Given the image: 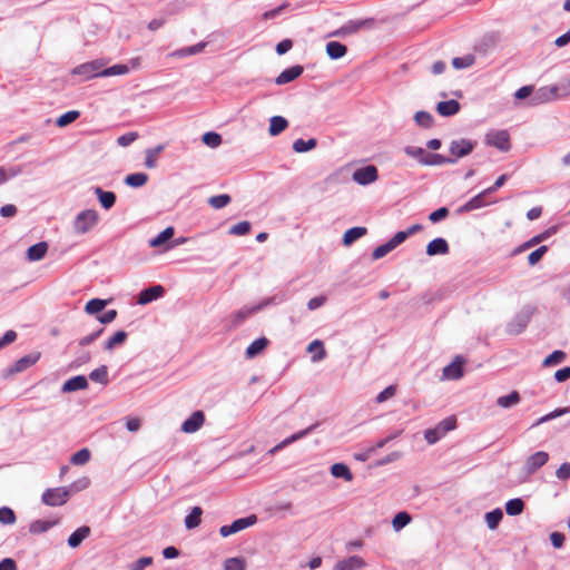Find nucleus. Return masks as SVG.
I'll return each instance as SVG.
<instances>
[{"instance_id":"1","label":"nucleus","mask_w":570,"mask_h":570,"mask_svg":"<svg viewBox=\"0 0 570 570\" xmlns=\"http://www.w3.org/2000/svg\"><path fill=\"white\" fill-rule=\"evenodd\" d=\"M534 313V307L527 305L523 306L513 318L507 323L505 333L508 335H519L530 323L532 315Z\"/></svg>"},{"instance_id":"2","label":"nucleus","mask_w":570,"mask_h":570,"mask_svg":"<svg viewBox=\"0 0 570 570\" xmlns=\"http://www.w3.org/2000/svg\"><path fill=\"white\" fill-rule=\"evenodd\" d=\"M456 426V420L454 416L445 417L440 421L435 428L428 429L424 431V439L429 444L436 443L440 439H442L448 432L454 430Z\"/></svg>"},{"instance_id":"3","label":"nucleus","mask_w":570,"mask_h":570,"mask_svg":"<svg viewBox=\"0 0 570 570\" xmlns=\"http://www.w3.org/2000/svg\"><path fill=\"white\" fill-rule=\"evenodd\" d=\"M102 59L85 62L72 69V75L82 77V80H89L95 77H102L105 67Z\"/></svg>"},{"instance_id":"4","label":"nucleus","mask_w":570,"mask_h":570,"mask_svg":"<svg viewBox=\"0 0 570 570\" xmlns=\"http://www.w3.org/2000/svg\"><path fill=\"white\" fill-rule=\"evenodd\" d=\"M98 223V213L95 209L80 212L75 222L73 228L77 234L88 233Z\"/></svg>"},{"instance_id":"5","label":"nucleus","mask_w":570,"mask_h":570,"mask_svg":"<svg viewBox=\"0 0 570 570\" xmlns=\"http://www.w3.org/2000/svg\"><path fill=\"white\" fill-rule=\"evenodd\" d=\"M70 497V490L66 487L47 489L41 497L43 504L49 507L63 505Z\"/></svg>"},{"instance_id":"6","label":"nucleus","mask_w":570,"mask_h":570,"mask_svg":"<svg viewBox=\"0 0 570 570\" xmlns=\"http://www.w3.org/2000/svg\"><path fill=\"white\" fill-rule=\"evenodd\" d=\"M375 20L373 18L362 20H350L340 29L335 30L331 36L345 37L358 32L361 29H371L374 27Z\"/></svg>"},{"instance_id":"7","label":"nucleus","mask_w":570,"mask_h":570,"mask_svg":"<svg viewBox=\"0 0 570 570\" xmlns=\"http://www.w3.org/2000/svg\"><path fill=\"white\" fill-rule=\"evenodd\" d=\"M485 144L507 153L511 148L510 135L505 129L489 131L485 135Z\"/></svg>"},{"instance_id":"8","label":"nucleus","mask_w":570,"mask_h":570,"mask_svg":"<svg viewBox=\"0 0 570 570\" xmlns=\"http://www.w3.org/2000/svg\"><path fill=\"white\" fill-rule=\"evenodd\" d=\"M476 146V141L471 139L461 138L454 139L450 142L449 151L451 154L450 158H455V163L459 158H463L470 155Z\"/></svg>"},{"instance_id":"9","label":"nucleus","mask_w":570,"mask_h":570,"mask_svg":"<svg viewBox=\"0 0 570 570\" xmlns=\"http://www.w3.org/2000/svg\"><path fill=\"white\" fill-rule=\"evenodd\" d=\"M257 522V517L255 514H250L245 518H239L233 521L228 525H223L219 529V533L222 537L226 538L234 533H237L246 528L254 525Z\"/></svg>"},{"instance_id":"10","label":"nucleus","mask_w":570,"mask_h":570,"mask_svg":"<svg viewBox=\"0 0 570 570\" xmlns=\"http://www.w3.org/2000/svg\"><path fill=\"white\" fill-rule=\"evenodd\" d=\"M559 87H541L537 91L532 92V96L529 100L530 106H538L541 104L549 102L558 97Z\"/></svg>"},{"instance_id":"11","label":"nucleus","mask_w":570,"mask_h":570,"mask_svg":"<svg viewBox=\"0 0 570 570\" xmlns=\"http://www.w3.org/2000/svg\"><path fill=\"white\" fill-rule=\"evenodd\" d=\"M352 178L358 185L365 186L374 183L379 178V171L374 165H367L356 169L353 173Z\"/></svg>"},{"instance_id":"12","label":"nucleus","mask_w":570,"mask_h":570,"mask_svg":"<svg viewBox=\"0 0 570 570\" xmlns=\"http://www.w3.org/2000/svg\"><path fill=\"white\" fill-rule=\"evenodd\" d=\"M549 460V454L544 451H538L531 454L524 462L523 470L527 475L533 474L537 470L542 468Z\"/></svg>"},{"instance_id":"13","label":"nucleus","mask_w":570,"mask_h":570,"mask_svg":"<svg viewBox=\"0 0 570 570\" xmlns=\"http://www.w3.org/2000/svg\"><path fill=\"white\" fill-rule=\"evenodd\" d=\"M40 355L39 354H28L16 361L10 367L7 368L6 373L3 374L4 377L11 376L17 373H21L26 371L28 367L33 365L38 360Z\"/></svg>"},{"instance_id":"14","label":"nucleus","mask_w":570,"mask_h":570,"mask_svg":"<svg viewBox=\"0 0 570 570\" xmlns=\"http://www.w3.org/2000/svg\"><path fill=\"white\" fill-rule=\"evenodd\" d=\"M320 425L318 422L309 425L308 428L302 430V431H298L294 434H292L291 436L286 438L285 440H283L281 443L276 444L273 449H271L268 451L269 454H275L276 452L281 451L282 449H284L285 446L307 436L308 434H311L317 426Z\"/></svg>"},{"instance_id":"15","label":"nucleus","mask_w":570,"mask_h":570,"mask_svg":"<svg viewBox=\"0 0 570 570\" xmlns=\"http://www.w3.org/2000/svg\"><path fill=\"white\" fill-rule=\"evenodd\" d=\"M557 229H558L557 226H551L548 229H546L544 232H542L538 235H534L533 237H531L530 239H528L527 242H524L523 244L518 246L513 250V255L520 254V253L524 252L525 249H529V248L540 244L541 242L549 238L551 235L556 234Z\"/></svg>"},{"instance_id":"16","label":"nucleus","mask_w":570,"mask_h":570,"mask_svg":"<svg viewBox=\"0 0 570 570\" xmlns=\"http://www.w3.org/2000/svg\"><path fill=\"white\" fill-rule=\"evenodd\" d=\"M165 294V288L161 285H154L142 289L137 298V304L146 305L160 298Z\"/></svg>"},{"instance_id":"17","label":"nucleus","mask_w":570,"mask_h":570,"mask_svg":"<svg viewBox=\"0 0 570 570\" xmlns=\"http://www.w3.org/2000/svg\"><path fill=\"white\" fill-rule=\"evenodd\" d=\"M464 358L460 355L455 356L453 362L443 368V376L448 380H458L463 376Z\"/></svg>"},{"instance_id":"18","label":"nucleus","mask_w":570,"mask_h":570,"mask_svg":"<svg viewBox=\"0 0 570 570\" xmlns=\"http://www.w3.org/2000/svg\"><path fill=\"white\" fill-rule=\"evenodd\" d=\"M205 415L203 411H195L187 420L181 424V431L185 433H194L198 431L204 424Z\"/></svg>"},{"instance_id":"19","label":"nucleus","mask_w":570,"mask_h":570,"mask_svg":"<svg viewBox=\"0 0 570 570\" xmlns=\"http://www.w3.org/2000/svg\"><path fill=\"white\" fill-rule=\"evenodd\" d=\"M304 71V68L299 65L292 66L283 70L275 79V83L278 86L288 83L297 79Z\"/></svg>"},{"instance_id":"20","label":"nucleus","mask_w":570,"mask_h":570,"mask_svg":"<svg viewBox=\"0 0 570 570\" xmlns=\"http://www.w3.org/2000/svg\"><path fill=\"white\" fill-rule=\"evenodd\" d=\"M88 387V380L85 375H76L67 380L61 387L63 393L76 392Z\"/></svg>"},{"instance_id":"21","label":"nucleus","mask_w":570,"mask_h":570,"mask_svg":"<svg viewBox=\"0 0 570 570\" xmlns=\"http://www.w3.org/2000/svg\"><path fill=\"white\" fill-rule=\"evenodd\" d=\"M449 250V244L442 237L434 238L426 246V254L429 256L446 255Z\"/></svg>"},{"instance_id":"22","label":"nucleus","mask_w":570,"mask_h":570,"mask_svg":"<svg viewBox=\"0 0 570 570\" xmlns=\"http://www.w3.org/2000/svg\"><path fill=\"white\" fill-rule=\"evenodd\" d=\"M94 193L97 195L99 203L104 209H110L116 203V194L114 191L104 190L101 187H94Z\"/></svg>"},{"instance_id":"23","label":"nucleus","mask_w":570,"mask_h":570,"mask_svg":"<svg viewBox=\"0 0 570 570\" xmlns=\"http://www.w3.org/2000/svg\"><path fill=\"white\" fill-rule=\"evenodd\" d=\"M460 107L461 106L456 100L451 99V100H446V101H440L436 105V111L439 115H441L443 117H451V116L456 115L460 111Z\"/></svg>"},{"instance_id":"24","label":"nucleus","mask_w":570,"mask_h":570,"mask_svg":"<svg viewBox=\"0 0 570 570\" xmlns=\"http://www.w3.org/2000/svg\"><path fill=\"white\" fill-rule=\"evenodd\" d=\"M91 530L88 525H82L73 531L68 538V546L70 548H78L85 539L90 534Z\"/></svg>"},{"instance_id":"25","label":"nucleus","mask_w":570,"mask_h":570,"mask_svg":"<svg viewBox=\"0 0 570 570\" xmlns=\"http://www.w3.org/2000/svg\"><path fill=\"white\" fill-rule=\"evenodd\" d=\"M421 164L425 166H441L444 164H455V158H449L441 154L426 153L425 157L421 159Z\"/></svg>"},{"instance_id":"26","label":"nucleus","mask_w":570,"mask_h":570,"mask_svg":"<svg viewBox=\"0 0 570 570\" xmlns=\"http://www.w3.org/2000/svg\"><path fill=\"white\" fill-rule=\"evenodd\" d=\"M47 252H48V244L46 242H39L28 248L27 258L30 262H38L45 257Z\"/></svg>"},{"instance_id":"27","label":"nucleus","mask_w":570,"mask_h":570,"mask_svg":"<svg viewBox=\"0 0 570 570\" xmlns=\"http://www.w3.org/2000/svg\"><path fill=\"white\" fill-rule=\"evenodd\" d=\"M489 195L485 193V189L478 194L476 196L472 197L469 202H466L464 205H462L458 212L459 213H466L474 209H479L483 206H485L484 197Z\"/></svg>"},{"instance_id":"28","label":"nucleus","mask_w":570,"mask_h":570,"mask_svg":"<svg viewBox=\"0 0 570 570\" xmlns=\"http://www.w3.org/2000/svg\"><path fill=\"white\" fill-rule=\"evenodd\" d=\"M365 566L364 560L358 556H352L335 564L336 570H356Z\"/></svg>"},{"instance_id":"29","label":"nucleus","mask_w":570,"mask_h":570,"mask_svg":"<svg viewBox=\"0 0 570 570\" xmlns=\"http://www.w3.org/2000/svg\"><path fill=\"white\" fill-rule=\"evenodd\" d=\"M347 52V48L345 45L338 41H330L326 45V53L332 60H337L343 58Z\"/></svg>"},{"instance_id":"30","label":"nucleus","mask_w":570,"mask_h":570,"mask_svg":"<svg viewBox=\"0 0 570 570\" xmlns=\"http://www.w3.org/2000/svg\"><path fill=\"white\" fill-rule=\"evenodd\" d=\"M164 149H165V145H157L154 148L146 149V151H145L146 157H145L144 165L148 169H153V168L157 167V158H158L159 154H161L164 151Z\"/></svg>"},{"instance_id":"31","label":"nucleus","mask_w":570,"mask_h":570,"mask_svg":"<svg viewBox=\"0 0 570 570\" xmlns=\"http://www.w3.org/2000/svg\"><path fill=\"white\" fill-rule=\"evenodd\" d=\"M288 127V121L282 116H273L269 119L268 132L271 136H277Z\"/></svg>"},{"instance_id":"32","label":"nucleus","mask_w":570,"mask_h":570,"mask_svg":"<svg viewBox=\"0 0 570 570\" xmlns=\"http://www.w3.org/2000/svg\"><path fill=\"white\" fill-rule=\"evenodd\" d=\"M367 229L365 227L356 226L347 229L343 235V244L345 246L352 245L355 240L366 235Z\"/></svg>"},{"instance_id":"33","label":"nucleus","mask_w":570,"mask_h":570,"mask_svg":"<svg viewBox=\"0 0 570 570\" xmlns=\"http://www.w3.org/2000/svg\"><path fill=\"white\" fill-rule=\"evenodd\" d=\"M269 341L266 337H259L250 343V345L246 350V356L248 358H254L259 353H262L268 345Z\"/></svg>"},{"instance_id":"34","label":"nucleus","mask_w":570,"mask_h":570,"mask_svg":"<svg viewBox=\"0 0 570 570\" xmlns=\"http://www.w3.org/2000/svg\"><path fill=\"white\" fill-rule=\"evenodd\" d=\"M331 473L334 478L343 479L347 482L353 480V474L350 468L344 463H334L331 466Z\"/></svg>"},{"instance_id":"35","label":"nucleus","mask_w":570,"mask_h":570,"mask_svg":"<svg viewBox=\"0 0 570 570\" xmlns=\"http://www.w3.org/2000/svg\"><path fill=\"white\" fill-rule=\"evenodd\" d=\"M175 234L174 227L169 226L165 228L161 233H159L156 237L151 238L149 240L150 247H160L161 245L166 244L168 240L173 238Z\"/></svg>"},{"instance_id":"36","label":"nucleus","mask_w":570,"mask_h":570,"mask_svg":"<svg viewBox=\"0 0 570 570\" xmlns=\"http://www.w3.org/2000/svg\"><path fill=\"white\" fill-rule=\"evenodd\" d=\"M58 523V520L48 521V520H36L30 523L29 531L33 534H40L47 532L49 529L55 527Z\"/></svg>"},{"instance_id":"37","label":"nucleus","mask_w":570,"mask_h":570,"mask_svg":"<svg viewBox=\"0 0 570 570\" xmlns=\"http://www.w3.org/2000/svg\"><path fill=\"white\" fill-rule=\"evenodd\" d=\"M524 507H525V504L522 499H520V498L510 499L505 503V512L508 515H511V517L520 515L523 512Z\"/></svg>"},{"instance_id":"38","label":"nucleus","mask_w":570,"mask_h":570,"mask_svg":"<svg viewBox=\"0 0 570 570\" xmlns=\"http://www.w3.org/2000/svg\"><path fill=\"white\" fill-rule=\"evenodd\" d=\"M148 181V175L145 173L129 174L125 178V184L132 188L142 187Z\"/></svg>"},{"instance_id":"39","label":"nucleus","mask_w":570,"mask_h":570,"mask_svg":"<svg viewBox=\"0 0 570 570\" xmlns=\"http://www.w3.org/2000/svg\"><path fill=\"white\" fill-rule=\"evenodd\" d=\"M202 514H203V510L200 507H194L189 514L186 515L185 518V527L187 529H194L196 527L199 525L200 523V518H202Z\"/></svg>"},{"instance_id":"40","label":"nucleus","mask_w":570,"mask_h":570,"mask_svg":"<svg viewBox=\"0 0 570 570\" xmlns=\"http://www.w3.org/2000/svg\"><path fill=\"white\" fill-rule=\"evenodd\" d=\"M519 402H520V394L517 391H512L510 394L500 396L497 400V404L503 409L512 407V406L517 405Z\"/></svg>"},{"instance_id":"41","label":"nucleus","mask_w":570,"mask_h":570,"mask_svg":"<svg viewBox=\"0 0 570 570\" xmlns=\"http://www.w3.org/2000/svg\"><path fill=\"white\" fill-rule=\"evenodd\" d=\"M485 522L490 530H494L498 528L499 523L501 522L503 518V512L501 509H494L490 512H487L485 515Z\"/></svg>"},{"instance_id":"42","label":"nucleus","mask_w":570,"mask_h":570,"mask_svg":"<svg viewBox=\"0 0 570 570\" xmlns=\"http://www.w3.org/2000/svg\"><path fill=\"white\" fill-rule=\"evenodd\" d=\"M89 379L94 382L100 383L102 385H107L109 382L108 379V367L106 365H101L94 371L90 372Z\"/></svg>"},{"instance_id":"43","label":"nucleus","mask_w":570,"mask_h":570,"mask_svg":"<svg viewBox=\"0 0 570 570\" xmlns=\"http://www.w3.org/2000/svg\"><path fill=\"white\" fill-rule=\"evenodd\" d=\"M316 146H317V140L315 138H311L308 140L298 138L293 142L294 151L299 153V154L309 151V150L314 149Z\"/></svg>"},{"instance_id":"44","label":"nucleus","mask_w":570,"mask_h":570,"mask_svg":"<svg viewBox=\"0 0 570 570\" xmlns=\"http://www.w3.org/2000/svg\"><path fill=\"white\" fill-rule=\"evenodd\" d=\"M127 333L125 331H117L108 341L105 343V350L111 351L117 345H120L126 342L127 340Z\"/></svg>"},{"instance_id":"45","label":"nucleus","mask_w":570,"mask_h":570,"mask_svg":"<svg viewBox=\"0 0 570 570\" xmlns=\"http://www.w3.org/2000/svg\"><path fill=\"white\" fill-rule=\"evenodd\" d=\"M411 520L412 518L407 512H397L392 520V527L395 531H400L401 529L406 527L411 522Z\"/></svg>"},{"instance_id":"46","label":"nucleus","mask_w":570,"mask_h":570,"mask_svg":"<svg viewBox=\"0 0 570 570\" xmlns=\"http://www.w3.org/2000/svg\"><path fill=\"white\" fill-rule=\"evenodd\" d=\"M414 121L417 126L423 128H431L433 126V116L424 110L416 111L414 115Z\"/></svg>"},{"instance_id":"47","label":"nucleus","mask_w":570,"mask_h":570,"mask_svg":"<svg viewBox=\"0 0 570 570\" xmlns=\"http://www.w3.org/2000/svg\"><path fill=\"white\" fill-rule=\"evenodd\" d=\"M318 350L316 354H314L312 356V361L313 362H320L322 360H324L326 357V351L324 348V344L322 341L320 340H315L313 342L309 343V345L307 346V351L308 352H313L314 350Z\"/></svg>"},{"instance_id":"48","label":"nucleus","mask_w":570,"mask_h":570,"mask_svg":"<svg viewBox=\"0 0 570 570\" xmlns=\"http://www.w3.org/2000/svg\"><path fill=\"white\" fill-rule=\"evenodd\" d=\"M107 303L108 302L106 299L92 298L87 302L85 306V312L90 315L97 314L106 307Z\"/></svg>"},{"instance_id":"49","label":"nucleus","mask_w":570,"mask_h":570,"mask_svg":"<svg viewBox=\"0 0 570 570\" xmlns=\"http://www.w3.org/2000/svg\"><path fill=\"white\" fill-rule=\"evenodd\" d=\"M207 202L210 207L220 209L227 206L232 202V198L228 194H220L209 197Z\"/></svg>"},{"instance_id":"50","label":"nucleus","mask_w":570,"mask_h":570,"mask_svg":"<svg viewBox=\"0 0 570 570\" xmlns=\"http://www.w3.org/2000/svg\"><path fill=\"white\" fill-rule=\"evenodd\" d=\"M570 412V407H561V409H557L543 416H541L540 419H538L533 424H532V428H535V426H539L540 424L542 423H546L548 421H551L556 417H559L563 414H567Z\"/></svg>"},{"instance_id":"51","label":"nucleus","mask_w":570,"mask_h":570,"mask_svg":"<svg viewBox=\"0 0 570 570\" xmlns=\"http://www.w3.org/2000/svg\"><path fill=\"white\" fill-rule=\"evenodd\" d=\"M475 58L473 55H465L463 57H455L452 59V66L455 69H465L473 66Z\"/></svg>"},{"instance_id":"52","label":"nucleus","mask_w":570,"mask_h":570,"mask_svg":"<svg viewBox=\"0 0 570 570\" xmlns=\"http://www.w3.org/2000/svg\"><path fill=\"white\" fill-rule=\"evenodd\" d=\"M500 40V36L497 32H490L483 36L481 39L479 47L483 48V50L492 49L497 46Z\"/></svg>"},{"instance_id":"53","label":"nucleus","mask_w":570,"mask_h":570,"mask_svg":"<svg viewBox=\"0 0 570 570\" xmlns=\"http://www.w3.org/2000/svg\"><path fill=\"white\" fill-rule=\"evenodd\" d=\"M80 117V112L78 110H70L61 115L57 120L56 125L58 127H66L69 124L73 122Z\"/></svg>"},{"instance_id":"54","label":"nucleus","mask_w":570,"mask_h":570,"mask_svg":"<svg viewBox=\"0 0 570 570\" xmlns=\"http://www.w3.org/2000/svg\"><path fill=\"white\" fill-rule=\"evenodd\" d=\"M129 72V67L127 65H114L109 68H105L102 70V77H111V76H120Z\"/></svg>"},{"instance_id":"55","label":"nucleus","mask_w":570,"mask_h":570,"mask_svg":"<svg viewBox=\"0 0 570 570\" xmlns=\"http://www.w3.org/2000/svg\"><path fill=\"white\" fill-rule=\"evenodd\" d=\"M90 460V451L86 448L77 451L70 458V462L75 465H83Z\"/></svg>"},{"instance_id":"56","label":"nucleus","mask_w":570,"mask_h":570,"mask_svg":"<svg viewBox=\"0 0 570 570\" xmlns=\"http://www.w3.org/2000/svg\"><path fill=\"white\" fill-rule=\"evenodd\" d=\"M246 561L244 558H228L224 562V570H245Z\"/></svg>"},{"instance_id":"57","label":"nucleus","mask_w":570,"mask_h":570,"mask_svg":"<svg viewBox=\"0 0 570 570\" xmlns=\"http://www.w3.org/2000/svg\"><path fill=\"white\" fill-rule=\"evenodd\" d=\"M566 353L563 351L557 350L553 351L550 355H548L543 361V366H553L558 365L566 358Z\"/></svg>"},{"instance_id":"58","label":"nucleus","mask_w":570,"mask_h":570,"mask_svg":"<svg viewBox=\"0 0 570 570\" xmlns=\"http://www.w3.org/2000/svg\"><path fill=\"white\" fill-rule=\"evenodd\" d=\"M22 173L21 166L10 167L6 169L4 167H0V185L4 184L9 178H13Z\"/></svg>"},{"instance_id":"59","label":"nucleus","mask_w":570,"mask_h":570,"mask_svg":"<svg viewBox=\"0 0 570 570\" xmlns=\"http://www.w3.org/2000/svg\"><path fill=\"white\" fill-rule=\"evenodd\" d=\"M203 142L212 148H216L222 144V136L214 131H208L203 135Z\"/></svg>"},{"instance_id":"60","label":"nucleus","mask_w":570,"mask_h":570,"mask_svg":"<svg viewBox=\"0 0 570 570\" xmlns=\"http://www.w3.org/2000/svg\"><path fill=\"white\" fill-rule=\"evenodd\" d=\"M17 518L13 510L9 507L0 508V523L2 524H13Z\"/></svg>"},{"instance_id":"61","label":"nucleus","mask_w":570,"mask_h":570,"mask_svg":"<svg viewBox=\"0 0 570 570\" xmlns=\"http://www.w3.org/2000/svg\"><path fill=\"white\" fill-rule=\"evenodd\" d=\"M250 223L247 220L239 222L229 229L230 235L243 236L250 232Z\"/></svg>"},{"instance_id":"62","label":"nucleus","mask_w":570,"mask_h":570,"mask_svg":"<svg viewBox=\"0 0 570 570\" xmlns=\"http://www.w3.org/2000/svg\"><path fill=\"white\" fill-rule=\"evenodd\" d=\"M547 252H548V246H546V245H542L539 248H537L535 250L531 252L528 256L529 265L534 266L535 264H538Z\"/></svg>"},{"instance_id":"63","label":"nucleus","mask_w":570,"mask_h":570,"mask_svg":"<svg viewBox=\"0 0 570 570\" xmlns=\"http://www.w3.org/2000/svg\"><path fill=\"white\" fill-rule=\"evenodd\" d=\"M394 249L393 245L389 242H386L385 244H382L380 246H377L373 253H372V258L373 259H380V258H383L384 256H386L390 252H392Z\"/></svg>"},{"instance_id":"64","label":"nucleus","mask_w":570,"mask_h":570,"mask_svg":"<svg viewBox=\"0 0 570 570\" xmlns=\"http://www.w3.org/2000/svg\"><path fill=\"white\" fill-rule=\"evenodd\" d=\"M153 564L151 557H141L137 561L128 566V570H144L146 567Z\"/></svg>"}]
</instances>
